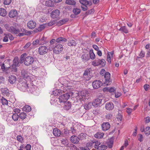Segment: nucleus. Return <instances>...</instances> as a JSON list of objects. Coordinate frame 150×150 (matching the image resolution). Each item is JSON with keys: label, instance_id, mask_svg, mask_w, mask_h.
<instances>
[{"label": "nucleus", "instance_id": "obj_1", "mask_svg": "<svg viewBox=\"0 0 150 150\" xmlns=\"http://www.w3.org/2000/svg\"><path fill=\"white\" fill-rule=\"evenodd\" d=\"M70 96V95L67 93L60 96L58 98L59 101L57 102V103L59 104V103H64L66 102L67 100L69 98Z\"/></svg>", "mask_w": 150, "mask_h": 150}, {"label": "nucleus", "instance_id": "obj_2", "mask_svg": "<svg viewBox=\"0 0 150 150\" xmlns=\"http://www.w3.org/2000/svg\"><path fill=\"white\" fill-rule=\"evenodd\" d=\"M18 87L20 90L23 91L25 92L29 91V86L26 82L25 81L18 83Z\"/></svg>", "mask_w": 150, "mask_h": 150}, {"label": "nucleus", "instance_id": "obj_3", "mask_svg": "<svg viewBox=\"0 0 150 150\" xmlns=\"http://www.w3.org/2000/svg\"><path fill=\"white\" fill-rule=\"evenodd\" d=\"M25 56L24 64L26 66H29L32 65L34 62V58L31 56Z\"/></svg>", "mask_w": 150, "mask_h": 150}, {"label": "nucleus", "instance_id": "obj_4", "mask_svg": "<svg viewBox=\"0 0 150 150\" xmlns=\"http://www.w3.org/2000/svg\"><path fill=\"white\" fill-rule=\"evenodd\" d=\"M92 64L95 67L98 66L100 65L102 66H104L105 65V61L103 59H96L92 62Z\"/></svg>", "mask_w": 150, "mask_h": 150}, {"label": "nucleus", "instance_id": "obj_5", "mask_svg": "<svg viewBox=\"0 0 150 150\" xmlns=\"http://www.w3.org/2000/svg\"><path fill=\"white\" fill-rule=\"evenodd\" d=\"M19 58L18 57H14L13 59V64L11 67L12 71L15 72L16 71L17 69L16 67L19 66Z\"/></svg>", "mask_w": 150, "mask_h": 150}, {"label": "nucleus", "instance_id": "obj_6", "mask_svg": "<svg viewBox=\"0 0 150 150\" xmlns=\"http://www.w3.org/2000/svg\"><path fill=\"white\" fill-rule=\"evenodd\" d=\"M55 47L52 48V49H50V50H51L53 49L54 53L56 54L59 53L63 50V46L61 45L55 44Z\"/></svg>", "mask_w": 150, "mask_h": 150}, {"label": "nucleus", "instance_id": "obj_7", "mask_svg": "<svg viewBox=\"0 0 150 150\" xmlns=\"http://www.w3.org/2000/svg\"><path fill=\"white\" fill-rule=\"evenodd\" d=\"M88 92L86 90H83L78 93V96L79 99L81 100H84L88 96Z\"/></svg>", "mask_w": 150, "mask_h": 150}, {"label": "nucleus", "instance_id": "obj_8", "mask_svg": "<svg viewBox=\"0 0 150 150\" xmlns=\"http://www.w3.org/2000/svg\"><path fill=\"white\" fill-rule=\"evenodd\" d=\"M48 50V49L45 46H40L38 48V53L40 55L45 54L47 52Z\"/></svg>", "mask_w": 150, "mask_h": 150}, {"label": "nucleus", "instance_id": "obj_9", "mask_svg": "<svg viewBox=\"0 0 150 150\" xmlns=\"http://www.w3.org/2000/svg\"><path fill=\"white\" fill-rule=\"evenodd\" d=\"M37 87L35 85H31L29 88V91H28L30 92L35 95H38L39 94L38 91L37 90Z\"/></svg>", "mask_w": 150, "mask_h": 150}, {"label": "nucleus", "instance_id": "obj_10", "mask_svg": "<svg viewBox=\"0 0 150 150\" xmlns=\"http://www.w3.org/2000/svg\"><path fill=\"white\" fill-rule=\"evenodd\" d=\"M7 30L9 32L15 34H17L20 32V29L18 28L16 29L13 26L8 27Z\"/></svg>", "mask_w": 150, "mask_h": 150}, {"label": "nucleus", "instance_id": "obj_11", "mask_svg": "<svg viewBox=\"0 0 150 150\" xmlns=\"http://www.w3.org/2000/svg\"><path fill=\"white\" fill-rule=\"evenodd\" d=\"M102 84V82L99 80L94 81L92 83L93 86L95 89L99 88L101 87Z\"/></svg>", "mask_w": 150, "mask_h": 150}, {"label": "nucleus", "instance_id": "obj_12", "mask_svg": "<svg viewBox=\"0 0 150 150\" xmlns=\"http://www.w3.org/2000/svg\"><path fill=\"white\" fill-rule=\"evenodd\" d=\"M70 140L72 143L75 144H78L79 141V138L75 135L71 136L70 137Z\"/></svg>", "mask_w": 150, "mask_h": 150}, {"label": "nucleus", "instance_id": "obj_13", "mask_svg": "<svg viewBox=\"0 0 150 150\" xmlns=\"http://www.w3.org/2000/svg\"><path fill=\"white\" fill-rule=\"evenodd\" d=\"M59 13V10L58 9L54 10L52 11L51 14V16L53 18H57L58 17Z\"/></svg>", "mask_w": 150, "mask_h": 150}, {"label": "nucleus", "instance_id": "obj_14", "mask_svg": "<svg viewBox=\"0 0 150 150\" xmlns=\"http://www.w3.org/2000/svg\"><path fill=\"white\" fill-rule=\"evenodd\" d=\"M36 25L35 22L31 20L28 23L27 26L29 29H32L35 27Z\"/></svg>", "mask_w": 150, "mask_h": 150}, {"label": "nucleus", "instance_id": "obj_15", "mask_svg": "<svg viewBox=\"0 0 150 150\" xmlns=\"http://www.w3.org/2000/svg\"><path fill=\"white\" fill-rule=\"evenodd\" d=\"M110 124L108 122L103 123L101 125L102 129L103 131H106L108 130L110 127Z\"/></svg>", "mask_w": 150, "mask_h": 150}, {"label": "nucleus", "instance_id": "obj_16", "mask_svg": "<svg viewBox=\"0 0 150 150\" xmlns=\"http://www.w3.org/2000/svg\"><path fill=\"white\" fill-rule=\"evenodd\" d=\"M104 77L105 79V83L106 85H108V84L110 82V73L108 72H106L105 74Z\"/></svg>", "mask_w": 150, "mask_h": 150}, {"label": "nucleus", "instance_id": "obj_17", "mask_svg": "<svg viewBox=\"0 0 150 150\" xmlns=\"http://www.w3.org/2000/svg\"><path fill=\"white\" fill-rule=\"evenodd\" d=\"M102 100L99 98H97L92 103L93 106L95 107H97L101 104Z\"/></svg>", "mask_w": 150, "mask_h": 150}, {"label": "nucleus", "instance_id": "obj_18", "mask_svg": "<svg viewBox=\"0 0 150 150\" xmlns=\"http://www.w3.org/2000/svg\"><path fill=\"white\" fill-rule=\"evenodd\" d=\"M18 15L17 11L15 9L11 10L9 13V16L11 18H13Z\"/></svg>", "mask_w": 150, "mask_h": 150}, {"label": "nucleus", "instance_id": "obj_19", "mask_svg": "<svg viewBox=\"0 0 150 150\" xmlns=\"http://www.w3.org/2000/svg\"><path fill=\"white\" fill-rule=\"evenodd\" d=\"M72 89L73 88H72V87L70 86H65L64 87H63L62 91L64 92H65L67 91V93H68L69 94L71 93H73L71 92V91Z\"/></svg>", "mask_w": 150, "mask_h": 150}, {"label": "nucleus", "instance_id": "obj_20", "mask_svg": "<svg viewBox=\"0 0 150 150\" xmlns=\"http://www.w3.org/2000/svg\"><path fill=\"white\" fill-rule=\"evenodd\" d=\"M114 106L113 104L111 102L107 103L105 105V108L107 110H112Z\"/></svg>", "mask_w": 150, "mask_h": 150}, {"label": "nucleus", "instance_id": "obj_21", "mask_svg": "<svg viewBox=\"0 0 150 150\" xmlns=\"http://www.w3.org/2000/svg\"><path fill=\"white\" fill-rule=\"evenodd\" d=\"M83 76L85 78H88L86 79L87 80H88L90 78V71L89 69H87L85 71L83 74Z\"/></svg>", "mask_w": 150, "mask_h": 150}, {"label": "nucleus", "instance_id": "obj_22", "mask_svg": "<svg viewBox=\"0 0 150 150\" xmlns=\"http://www.w3.org/2000/svg\"><path fill=\"white\" fill-rule=\"evenodd\" d=\"M21 73L24 78L26 79L29 77V73L27 70L23 69L22 70Z\"/></svg>", "mask_w": 150, "mask_h": 150}, {"label": "nucleus", "instance_id": "obj_23", "mask_svg": "<svg viewBox=\"0 0 150 150\" xmlns=\"http://www.w3.org/2000/svg\"><path fill=\"white\" fill-rule=\"evenodd\" d=\"M8 80L10 83L13 84L15 83L16 80V77L14 76L11 75L9 76Z\"/></svg>", "mask_w": 150, "mask_h": 150}, {"label": "nucleus", "instance_id": "obj_24", "mask_svg": "<svg viewBox=\"0 0 150 150\" xmlns=\"http://www.w3.org/2000/svg\"><path fill=\"white\" fill-rule=\"evenodd\" d=\"M79 2L82 5L87 6L89 5L91 6L92 4L91 1H88L86 0H79Z\"/></svg>", "mask_w": 150, "mask_h": 150}, {"label": "nucleus", "instance_id": "obj_25", "mask_svg": "<svg viewBox=\"0 0 150 150\" xmlns=\"http://www.w3.org/2000/svg\"><path fill=\"white\" fill-rule=\"evenodd\" d=\"M92 106H93V105L92 103L91 102L86 103L83 105L84 108L86 110H88L92 108Z\"/></svg>", "mask_w": 150, "mask_h": 150}, {"label": "nucleus", "instance_id": "obj_26", "mask_svg": "<svg viewBox=\"0 0 150 150\" xmlns=\"http://www.w3.org/2000/svg\"><path fill=\"white\" fill-rule=\"evenodd\" d=\"M53 133L55 136L59 137L61 135V132L59 129L55 128L53 129Z\"/></svg>", "mask_w": 150, "mask_h": 150}, {"label": "nucleus", "instance_id": "obj_27", "mask_svg": "<svg viewBox=\"0 0 150 150\" xmlns=\"http://www.w3.org/2000/svg\"><path fill=\"white\" fill-rule=\"evenodd\" d=\"M60 141L62 143V145L66 146L67 147V146H69V142L67 139H61Z\"/></svg>", "mask_w": 150, "mask_h": 150}, {"label": "nucleus", "instance_id": "obj_28", "mask_svg": "<svg viewBox=\"0 0 150 150\" xmlns=\"http://www.w3.org/2000/svg\"><path fill=\"white\" fill-rule=\"evenodd\" d=\"M62 90H61L57 89L54 91L53 92V95H52V96H59L60 95V94H62Z\"/></svg>", "mask_w": 150, "mask_h": 150}, {"label": "nucleus", "instance_id": "obj_29", "mask_svg": "<svg viewBox=\"0 0 150 150\" xmlns=\"http://www.w3.org/2000/svg\"><path fill=\"white\" fill-rule=\"evenodd\" d=\"M67 41V39L63 37H59L56 39V42L61 43L62 42H65Z\"/></svg>", "mask_w": 150, "mask_h": 150}, {"label": "nucleus", "instance_id": "obj_30", "mask_svg": "<svg viewBox=\"0 0 150 150\" xmlns=\"http://www.w3.org/2000/svg\"><path fill=\"white\" fill-rule=\"evenodd\" d=\"M113 52H108L107 55V60L108 62L110 63H111V59L113 56Z\"/></svg>", "mask_w": 150, "mask_h": 150}, {"label": "nucleus", "instance_id": "obj_31", "mask_svg": "<svg viewBox=\"0 0 150 150\" xmlns=\"http://www.w3.org/2000/svg\"><path fill=\"white\" fill-rule=\"evenodd\" d=\"M71 103L69 101H68L64 104V108L66 110H69L71 108Z\"/></svg>", "mask_w": 150, "mask_h": 150}, {"label": "nucleus", "instance_id": "obj_32", "mask_svg": "<svg viewBox=\"0 0 150 150\" xmlns=\"http://www.w3.org/2000/svg\"><path fill=\"white\" fill-rule=\"evenodd\" d=\"M1 92L3 94L6 95L7 96H9V93L8 90L6 88H2L1 89Z\"/></svg>", "mask_w": 150, "mask_h": 150}, {"label": "nucleus", "instance_id": "obj_33", "mask_svg": "<svg viewBox=\"0 0 150 150\" xmlns=\"http://www.w3.org/2000/svg\"><path fill=\"white\" fill-rule=\"evenodd\" d=\"M119 30L122 33H128V30L125 26L121 27Z\"/></svg>", "mask_w": 150, "mask_h": 150}, {"label": "nucleus", "instance_id": "obj_34", "mask_svg": "<svg viewBox=\"0 0 150 150\" xmlns=\"http://www.w3.org/2000/svg\"><path fill=\"white\" fill-rule=\"evenodd\" d=\"M7 14L6 10L4 8H0V15L2 16H5Z\"/></svg>", "mask_w": 150, "mask_h": 150}, {"label": "nucleus", "instance_id": "obj_35", "mask_svg": "<svg viewBox=\"0 0 150 150\" xmlns=\"http://www.w3.org/2000/svg\"><path fill=\"white\" fill-rule=\"evenodd\" d=\"M103 91H109L110 93L114 92L115 91V90L113 87H107L103 89Z\"/></svg>", "mask_w": 150, "mask_h": 150}, {"label": "nucleus", "instance_id": "obj_36", "mask_svg": "<svg viewBox=\"0 0 150 150\" xmlns=\"http://www.w3.org/2000/svg\"><path fill=\"white\" fill-rule=\"evenodd\" d=\"M45 5L49 7H52L54 6V3L51 0H48L45 1Z\"/></svg>", "mask_w": 150, "mask_h": 150}, {"label": "nucleus", "instance_id": "obj_37", "mask_svg": "<svg viewBox=\"0 0 150 150\" xmlns=\"http://www.w3.org/2000/svg\"><path fill=\"white\" fill-rule=\"evenodd\" d=\"M67 149L69 150H77L76 146L73 144H70L67 146Z\"/></svg>", "mask_w": 150, "mask_h": 150}, {"label": "nucleus", "instance_id": "obj_38", "mask_svg": "<svg viewBox=\"0 0 150 150\" xmlns=\"http://www.w3.org/2000/svg\"><path fill=\"white\" fill-rule=\"evenodd\" d=\"M104 134L101 132H97L94 135L95 138L98 139H100L103 137Z\"/></svg>", "mask_w": 150, "mask_h": 150}, {"label": "nucleus", "instance_id": "obj_39", "mask_svg": "<svg viewBox=\"0 0 150 150\" xmlns=\"http://www.w3.org/2000/svg\"><path fill=\"white\" fill-rule=\"evenodd\" d=\"M65 3L68 5H74L76 4V2L74 0H66Z\"/></svg>", "mask_w": 150, "mask_h": 150}, {"label": "nucleus", "instance_id": "obj_40", "mask_svg": "<svg viewBox=\"0 0 150 150\" xmlns=\"http://www.w3.org/2000/svg\"><path fill=\"white\" fill-rule=\"evenodd\" d=\"M81 58L83 61H87L89 59L88 54H83L82 55Z\"/></svg>", "mask_w": 150, "mask_h": 150}, {"label": "nucleus", "instance_id": "obj_41", "mask_svg": "<svg viewBox=\"0 0 150 150\" xmlns=\"http://www.w3.org/2000/svg\"><path fill=\"white\" fill-rule=\"evenodd\" d=\"M67 45L68 46H75L76 45V43L75 40H70L69 41Z\"/></svg>", "mask_w": 150, "mask_h": 150}, {"label": "nucleus", "instance_id": "obj_42", "mask_svg": "<svg viewBox=\"0 0 150 150\" xmlns=\"http://www.w3.org/2000/svg\"><path fill=\"white\" fill-rule=\"evenodd\" d=\"M90 57L91 59H95L96 56L95 54H94L93 50H91L89 51Z\"/></svg>", "mask_w": 150, "mask_h": 150}, {"label": "nucleus", "instance_id": "obj_43", "mask_svg": "<svg viewBox=\"0 0 150 150\" xmlns=\"http://www.w3.org/2000/svg\"><path fill=\"white\" fill-rule=\"evenodd\" d=\"M1 100V102L3 105H7L8 104V101L4 98L2 97Z\"/></svg>", "mask_w": 150, "mask_h": 150}, {"label": "nucleus", "instance_id": "obj_44", "mask_svg": "<svg viewBox=\"0 0 150 150\" xmlns=\"http://www.w3.org/2000/svg\"><path fill=\"white\" fill-rule=\"evenodd\" d=\"M113 141L112 139H110L107 142V145L108 146V147L110 148L112 147L113 144Z\"/></svg>", "mask_w": 150, "mask_h": 150}, {"label": "nucleus", "instance_id": "obj_45", "mask_svg": "<svg viewBox=\"0 0 150 150\" xmlns=\"http://www.w3.org/2000/svg\"><path fill=\"white\" fill-rule=\"evenodd\" d=\"M23 110L26 112H28L31 110V107L28 105H25L23 108Z\"/></svg>", "mask_w": 150, "mask_h": 150}, {"label": "nucleus", "instance_id": "obj_46", "mask_svg": "<svg viewBox=\"0 0 150 150\" xmlns=\"http://www.w3.org/2000/svg\"><path fill=\"white\" fill-rule=\"evenodd\" d=\"M26 54L24 53L22 54L20 58V61L19 62L20 63H22L23 62L24 63V59L25 56H26Z\"/></svg>", "mask_w": 150, "mask_h": 150}, {"label": "nucleus", "instance_id": "obj_47", "mask_svg": "<svg viewBox=\"0 0 150 150\" xmlns=\"http://www.w3.org/2000/svg\"><path fill=\"white\" fill-rule=\"evenodd\" d=\"M93 143H95V144L94 145V147L95 148L98 149V147H99V145H100L101 144L100 142L99 141H94L93 142L92 141Z\"/></svg>", "mask_w": 150, "mask_h": 150}, {"label": "nucleus", "instance_id": "obj_48", "mask_svg": "<svg viewBox=\"0 0 150 150\" xmlns=\"http://www.w3.org/2000/svg\"><path fill=\"white\" fill-rule=\"evenodd\" d=\"M55 42H56V40L54 39H52L50 41V46L49 49H50L53 48H52L53 47V44Z\"/></svg>", "mask_w": 150, "mask_h": 150}, {"label": "nucleus", "instance_id": "obj_49", "mask_svg": "<svg viewBox=\"0 0 150 150\" xmlns=\"http://www.w3.org/2000/svg\"><path fill=\"white\" fill-rule=\"evenodd\" d=\"M144 133L147 135L150 134V127H147L144 130Z\"/></svg>", "mask_w": 150, "mask_h": 150}, {"label": "nucleus", "instance_id": "obj_50", "mask_svg": "<svg viewBox=\"0 0 150 150\" xmlns=\"http://www.w3.org/2000/svg\"><path fill=\"white\" fill-rule=\"evenodd\" d=\"M73 12L75 15H77L80 13L81 11L80 9L75 8L73 9Z\"/></svg>", "mask_w": 150, "mask_h": 150}, {"label": "nucleus", "instance_id": "obj_51", "mask_svg": "<svg viewBox=\"0 0 150 150\" xmlns=\"http://www.w3.org/2000/svg\"><path fill=\"white\" fill-rule=\"evenodd\" d=\"M69 20L68 18L63 19L59 21V23L60 24V25H62L65 24L66 22H67Z\"/></svg>", "mask_w": 150, "mask_h": 150}, {"label": "nucleus", "instance_id": "obj_52", "mask_svg": "<svg viewBox=\"0 0 150 150\" xmlns=\"http://www.w3.org/2000/svg\"><path fill=\"white\" fill-rule=\"evenodd\" d=\"M20 32H21L22 33H24L25 34H27V35L28 34H31V32L30 31H28L24 28H21L20 30Z\"/></svg>", "mask_w": 150, "mask_h": 150}, {"label": "nucleus", "instance_id": "obj_53", "mask_svg": "<svg viewBox=\"0 0 150 150\" xmlns=\"http://www.w3.org/2000/svg\"><path fill=\"white\" fill-rule=\"evenodd\" d=\"M107 146L104 145H102L100 146L97 149L99 150H105L107 149Z\"/></svg>", "mask_w": 150, "mask_h": 150}, {"label": "nucleus", "instance_id": "obj_54", "mask_svg": "<svg viewBox=\"0 0 150 150\" xmlns=\"http://www.w3.org/2000/svg\"><path fill=\"white\" fill-rule=\"evenodd\" d=\"M18 115L16 114H14L12 116V118L14 121H16L18 120Z\"/></svg>", "mask_w": 150, "mask_h": 150}, {"label": "nucleus", "instance_id": "obj_55", "mask_svg": "<svg viewBox=\"0 0 150 150\" xmlns=\"http://www.w3.org/2000/svg\"><path fill=\"white\" fill-rule=\"evenodd\" d=\"M17 140L19 142L22 143L23 142V139L21 135H18L16 137Z\"/></svg>", "mask_w": 150, "mask_h": 150}, {"label": "nucleus", "instance_id": "obj_56", "mask_svg": "<svg viewBox=\"0 0 150 150\" xmlns=\"http://www.w3.org/2000/svg\"><path fill=\"white\" fill-rule=\"evenodd\" d=\"M26 116V115L24 112H21L19 114V117L22 119H25Z\"/></svg>", "mask_w": 150, "mask_h": 150}, {"label": "nucleus", "instance_id": "obj_57", "mask_svg": "<svg viewBox=\"0 0 150 150\" xmlns=\"http://www.w3.org/2000/svg\"><path fill=\"white\" fill-rule=\"evenodd\" d=\"M86 134H85L83 133H81L79 135V139L82 140L85 139Z\"/></svg>", "mask_w": 150, "mask_h": 150}, {"label": "nucleus", "instance_id": "obj_58", "mask_svg": "<svg viewBox=\"0 0 150 150\" xmlns=\"http://www.w3.org/2000/svg\"><path fill=\"white\" fill-rule=\"evenodd\" d=\"M40 43V41H39V40H36L33 41V46H36L37 45H40L41 43Z\"/></svg>", "mask_w": 150, "mask_h": 150}, {"label": "nucleus", "instance_id": "obj_59", "mask_svg": "<svg viewBox=\"0 0 150 150\" xmlns=\"http://www.w3.org/2000/svg\"><path fill=\"white\" fill-rule=\"evenodd\" d=\"M137 137L138 138V140L140 142H141L143 141V137L142 134H138Z\"/></svg>", "mask_w": 150, "mask_h": 150}, {"label": "nucleus", "instance_id": "obj_60", "mask_svg": "<svg viewBox=\"0 0 150 150\" xmlns=\"http://www.w3.org/2000/svg\"><path fill=\"white\" fill-rule=\"evenodd\" d=\"M45 28V24H42L40 25L39 27H38L39 31H41L42 30H44Z\"/></svg>", "mask_w": 150, "mask_h": 150}, {"label": "nucleus", "instance_id": "obj_61", "mask_svg": "<svg viewBox=\"0 0 150 150\" xmlns=\"http://www.w3.org/2000/svg\"><path fill=\"white\" fill-rule=\"evenodd\" d=\"M112 115L111 114L107 113L105 115V118L109 120L112 117Z\"/></svg>", "mask_w": 150, "mask_h": 150}, {"label": "nucleus", "instance_id": "obj_62", "mask_svg": "<svg viewBox=\"0 0 150 150\" xmlns=\"http://www.w3.org/2000/svg\"><path fill=\"white\" fill-rule=\"evenodd\" d=\"M122 95L121 93L120 92H117L115 93V98H118Z\"/></svg>", "mask_w": 150, "mask_h": 150}, {"label": "nucleus", "instance_id": "obj_63", "mask_svg": "<svg viewBox=\"0 0 150 150\" xmlns=\"http://www.w3.org/2000/svg\"><path fill=\"white\" fill-rule=\"evenodd\" d=\"M133 109L129 108H127L126 110L127 112L129 115H130L131 114V112L132 111Z\"/></svg>", "mask_w": 150, "mask_h": 150}, {"label": "nucleus", "instance_id": "obj_64", "mask_svg": "<svg viewBox=\"0 0 150 150\" xmlns=\"http://www.w3.org/2000/svg\"><path fill=\"white\" fill-rule=\"evenodd\" d=\"M56 23L55 21H51L50 22H49L48 24L47 25L49 26H51L52 25H53L55 24Z\"/></svg>", "mask_w": 150, "mask_h": 150}]
</instances>
